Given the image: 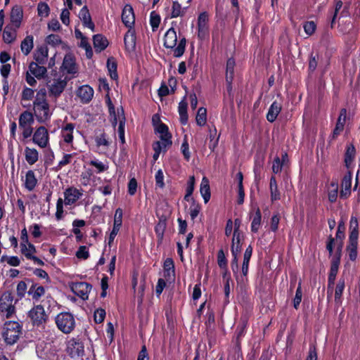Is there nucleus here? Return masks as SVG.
Masks as SVG:
<instances>
[{
	"instance_id": "42",
	"label": "nucleus",
	"mask_w": 360,
	"mask_h": 360,
	"mask_svg": "<svg viewBox=\"0 0 360 360\" xmlns=\"http://www.w3.org/2000/svg\"><path fill=\"white\" fill-rule=\"evenodd\" d=\"M20 250L22 254L29 259H30L36 252V248L34 245L30 243L27 244L20 243Z\"/></svg>"
},
{
	"instance_id": "46",
	"label": "nucleus",
	"mask_w": 360,
	"mask_h": 360,
	"mask_svg": "<svg viewBox=\"0 0 360 360\" xmlns=\"http://www.w3.org/2000/svg\"><path fill=\"white\" fill-rule=\"evenodd\" d=\"M345 289V280L340 279L335 290V302L337 304L340 305L342 304V295Z\"/></svg>"
},
{
	"instance_id": "55",
	"label": "nucleus",
	"mask_w": 360,
	"mask_h": 360,
	"mask_svg": "<svg viewBox=\"0 0 360 360\" xmlns=\"http://www.w3.org/2000/svg\"><path fill=\"white\" fill-rule=\"evenodd\" d=\"M261 218H262L261 212H260L259 210L257 209L255 212V215L253 217V219L252 221V224H251L252 231L257 232L259 230V229L260 227V224H261Z\"/></svg>"
},
{
	"instance_id": "16",
	"label": "nucleus",
	"mask_w": 360,
	"mask_h": 360,
	"mask_svg": "<svg viewBox=\"0 0 360 360\" xmlns=\"http://www.w3.org/2000/svg\"><path fill=\"white\" fill-rule=\"evenodd\" d=\"M23 18V9L20 5L14 6L10 13L11 24L15 28H19Z\"/></svg>"
},
{
	"instance_id": "8",
	"label": "nucleus",
	"mask_w": 360,
	"mask_h": 360,
	"mask_svg": "<svg viewBox=\"0 0 360 360\" xmlns=\"http://www.w3.org/2000/svg\"><path fill=\"white\" fill-rule=\"evenodd\" d=\"M28 316L34 326L42 325L47 320V315L41 305H37L30 309L28 312Z\"/></svg>"
},
{
	"instance_id": "31",
	"label": "nucleus",
	"mask_w": 360,
	"mask_h": 360,
	"mask_svg": "<svg viewBox=\"0 0 360 360\" xmlns=\"http://www.w3.org/2000/svg\"><path fill=\"white\" fill-rule=\"evenodd\" d=\"M94 47L96 52L103 51L108 46V39L102 34H96L93 37Z\"/></svg>"
},
{
	"instance_id": "28",
	"label": "nucleus",
	"mask_w": 360,
	"mask_h": 360,
	"mask_svg": "<svg viewBox=\"0 0 360 360\" xmlns=\"http://www.w3.org/2000/svg\"><path fill=\"white\" fill-rule=\"evenodd\" d=\"M18 28H15L12 25H7L4 30L3 32V39L4 42L7 44H11L13 42L17 37V30Z\"/></svg>"
},
{
	"instance_id": "2",
	"label": "nucleus",
	"mask_w": 360,
	"mask_h": 360,
	"mask_svg": "<svg viewBox=\"0 0 360 360\" xmlns=\"http://www.w3.org/2000/svg\"><path fill=\"white\" fill-rule=\"evenodd\" d=\"M186 40L181 37L177 44L176 32L173 27L169 28L164 36V46L167 49H173L174 56L181 57L185 51Z\"/></svg>"
},
{
	"instance_id": "43",
	"label": "nucleus",
	"mask_w": 360,
	"mask_h": 360,
	"mask_svg": "<svg viewBox=\"0 0 360 360\" xmlns=\"http://www.w3.org/2000/svg\"><path fill=\"white\" fill-rule=\"evenodd\" d=\"M288 155L286 153L282 155V159L281 160L278 157L274 158L272 165V171L275 174H278L281 172L283 166L285 161H287Z\"/></svg>"
},
{
	"instance_id": "51",
	"label": "nucleus",
	"mask_w": 360,
	"mask_h": 360,
	"mask_svg": "<svg viewBox=\"0 0 360 360\" xmlns=\"http://www.w3.org/2000/svg\"><path fill=\"white\" fill-rule=\"evenodd\" d=\"M186 8H182L181 4L177 1H174L172 8V18H177L182 16L186 12Z\"/></svg>"
},
{
	"instance_id": "39",
	"label": "nucleus",
	"mask_w": 360,
	"mask_h": 360,
	"mask_svg": "<svg viewBox=\"0 0 360 360\" xmlns=\"http://www.w3.org/2000/svg\"><path fill=\"white\" fill-rule=\"evenodd\" d=\"M359 223L356 217L352 216L349 221V239L358 240L359 236Z\"/></svg>"
},
{
	"instance_id": "30",
	"label": "nucleus",
	"mask_w": 360,
	"mask_h": 360,
	"mask_svg": "<svg viewBox=\"0 0 360 360\" xmlns=\"http://www.w3.org/2000/svg\"><path fill=\"white\" fill-rule=\"evenodd\" d=\"M75 125L72 123L65 124L61 129V136L65 143L70 144L73 141Z\"/></svg>"
},
{
	"instance_id": "48",
	"label": "nucleus",
	"mask_w": 360,
	"mask_h": 360,
	"mask_svg": "<svg viewBox=\"0 0 360 360\" xmlns=\"http://www.w3.org/2000/svg\"><path fill=\"white\" fill-rule=\"evenodd\" d=\"M28 293L32 295L33 300L38 301L44 295L45 289L42 286L32 285Z\"/></svg>"
},
{
	"instance_id": "13",
	"label": "nucleus",
	"mask_w": 360,
	"mask_h": 360,
	"mask_svg": "<svg viewBox=\"0 0 360 360\" xmlns=\"http://www.w3.org/2000/svg\"><path fill=\"white\" fill-rule=\"evenodd\" d=\"M71 290L82 300H87L91 290V285L86 282L72 283L70 285Z\"/></svg>"
},
{
	"instance_id": "62",
	"label": "nucleus",
	"mask_w": 360,
	"mask_h": 360,
	"mask_svg": "<svg viewBox=\"0 0 360 360\" xmlns=\"http://www.w3.org/2000/svg\"><path fill=\"white\" fill-rule=\"evenodd\" d=\"M172 144H166V143L164 141H155L153 144V148L154 150H158L160 153L165 152L167 148L169 147Z\"/></svg>"
},
{
	"instance_id": "52",
	"label": "nucleus",
	"mask_w": 360,
	"mask_h": 360,
	"mask_svg": "<svg viewBox=\"0 0 360 360\" xmlns=\"http://www.w3.org/2000/svg\"><path fill=\"white\" fill-rule=\"evenodd\" d=\"M89 165L96 169L98 173L106 171L108 169V162H103L97 159L92 160L89 162Z\"/></svg>"
},
{
	"instance_id": "33",
	"label": "nucleus",
	"mask_w": 360,
	"mask_h": 360,
	"mask_svg": "<svg viewBox=\"0 0 360 360\" xmlns=\"http://www.w3.org/2000/svg\"><path fill=\"white\" fill-rule=\"evenodd\" d=\"M282 105L277 101L273 102L266 114V119L269 122H273L276 120L277 116L280 113Z\"/></svg>"
},
{
	"instance_id": "24",
	"label": "nucleus",
	"mask_w": 360,
	"mask_h": 360,
	"mask_svg": "<svg viewBox=\"0 0 360 360\" xmlns=\"http://www.w3.org/2000/svg\"><path fill=\"white\" fill-rule=\"evenodd\" d=\"M347 117V110L345 108H342L340 110L335 127L333 131L332 138L335 139L344 129Z\"/></svg>"
},
{
	"instance_id": "45",
	"label": "nucleus",
	"mask_w": 360,
	"mask_h": 360,
	"mask_svg": "<svg viewBox=\"0 0 360 360\" xmlns=\"http://www.w3.org/2000/svg\"><path fill=\"white\" fill-rule=\"evenodd\" d=\"M119 120H117L118 124V136L122 143H124V124H125V117L122 112H120Z\"/></svg>"
},
{
	"instance_id": "20",
	"label": "nucleus",
	"mask_w": 360,
	"mask_h": 360,
	"mask_svg": "<svg viewBox=\"0 0 360 360\" xmlns=\"http://www.w3.org/2000/svg\"><path fill=\"white\" fill-rule=\"evenodd\" d=\"M105 101L108 108V111L110 113L112 124L114 127H115V126L117 124V120H119L120 118V112H122V114L124 115V110L121 108H118L117 110L115 111V107L108 94L105 96Z\"/></svg>"
},
{
	"instance_id": "56",
	"label": "nucleus",
	"mask_w": 360,
	"mask_h": 360,
	"mask_svg": "<svg viewBox=\"0 0 360 360\" xmlns=\"http://www.w3.org/2000/svg\"><path fill=\"white\" fill-rule=\"evenodd\" d=\"M50 8L46 3L40 2L37 6L38 15L41 18H46L49 15Z\"/></svg>"
},
{
	"instance_id": "64",
	"label": "nucleus",
	"mask_w": 360,
	"mask_h": 360,
	"mask_svg": "<svg viewBox=\"0 0 360 360\" xmlns=\"http://www.w3.org/2000/svg\"><path fill=\"white\" fill-rule=\"evenodd\" d=\"M208 15L205 12L199 15L198 18V27H208Z\"/></svg>"
},
{
	"instance_id": "27",
	"label": "nucleus",
	"mask_w": 360,
	"mask_h": 360,
	"mask_svg": "<svg viewBox=\"0 0 360 360\" xmlns=\"http://www.w3.org/2000/svg\"><path fill=\"white\" fill-rule=\"evenodd\" d=\"M244 240L243 233H233L231 251V253L240 254Z\"/></svg>"
},
{
	"instance_id": "63",
	"label": "nucleus",
	"mask_w": 360,
	"mask_h": 360,
	"mask_svg": "<svg viewBox=\"0 0 360 360\" xmlns=\"http://www.w3.org/2000/svg\"><path fill=\"white\" fill-rule=\"evenodd\" d=\"M303 27L305 33L310 36L315 32L316 25L314 21H307L304 24Z\"/></svg>"
},
{
	"instance_id": "12",
	"label": "nucleus",
	"mask_w": 360,
	"mask_h": 360,
	"mask_svg": "<svg viewBox=\"0 0 360 360\" xmlns=\"http://www.w3.org/2000/svg\"><path fill=\"white\" fill-rule=\"evenodd\" d=\"M341 251H342V245L340 244L338 248H336V252L335 254L334 257L333 258L332 262H331V266L330 270L328 276V284L329 286L330 285L334 284V281L336 277V275L338 271L340 261V256H341Z\"/></svg>"
},
{
	"instance_id": "21",
	"label": "nucleus",
	"mask_w": 360,
	"mask_h": 360,
	"mask_svg": "<svg viewBox=\"0 0 360 360\" xmlns=\"http://www.w3.org/2000/svg\"><path fill=\"white\" fill-rule=\"evenodd\" d=\"M22 180L23 186L28 191H32L37 184V179L32 170L27 171Z\"/></svg>"
},
{
	"instance_id": "26",
	"label": "nucleus",
	"mask_w": 360,
	"mask_h": 360,
	"mask_svg": "<svg viewBox=\"0 0 360 360\" xmlns=\"http://www.w3.org/2000/svg\"><path fill=\"white\" fill-rule=\"evenodd\" d=\"M125 49L127 51H134L136 47V35L133 29H129L124 38Z\"/></svg>"
},
{
	"instance_id": "34",
	"label": "nucleus",
	"mask_w": 360,
	"mask_h": 360,
	"mask_svg": "<svg viewBox=\"0 0 360 360\" xmlns=\"http://www.w3.org/2000/svg\"><path fill=\"white\" fill-rule=\"evenodd\" d=\"M34 47V37L32 35H27L20 44V49L25 56L30 54Z\"/></svg>"
},
{
	"instance_id": "29",
	"label": "nucleus",
	"mask_w": 360,
	"mask_h": 360,
	"mask_svg": "<svg viewBox=\"0 0 360 360\" xmlns=\"http://www.w3.org/2000/svg\"><path fill=\"white\" fill-rule=\"evenodd\" d=\"M356 155V150L353 145H349L345 154V164L346 167L350 171L354 165V160Z\"/></svg>"
},
{
	"instance_id": "54",
	"label": "nucleus",
	"mask_w": 360,
	"mask_h": 360,
	"mask_svg": "<svg viewBox=\"0 0 360 360\" xmlns=\"http://www.w3.org/2000/svg\"><path fill=\"white\" fill-rule=\"evenodd\" d=\"M164 272L165 276H170L174 274V264L172 259L167 258L164 262Z\"/></svg>"
},
{
	"instance_id": "57",
	"label": "nucleus",
	"mask_w": 360,
	"mask_h": 360,
	"mask_svg": "<svg viewBox=\"0 0 360 360\" xmlns=\"http://www.w3.org/2000/svg\"><path fill=\"white\" fill-rule=\"evenodd\" d=\"M107 68H108L110 77L113 79H117L118 75L117 73L116 63L112 60L108 59L107 61Z\"/></svg>"
},
{
	"instance_id": "10",
	"label": "nucleus",
	"mask_w": 360,
	"mask_h": 360,
	"mask_svg": "<svg viewBox=\"0 0 360 360\" xmlns=\"http://www.w3.org/2000/svg\"><path fill=\"white\" fill-rule=\"evenodd\" d=\"M33 142L40 148H46L49 143V135L47 129L44 127H40L33 134Z\"/></svg>"
},
{
	"instance_id": "3",
	"label": "nucleus",
	"mask_w": 360,
	"mask_h": 360,
	"mask_svg": "<svg viewBox=\"0 0 360 360\" xmlns=\"http://www.w3.org/2000/svg\"><path fill=\"white\" fill-rule=\"evenodd\" d=\"M22 333V326L18 321H9L4 323L2 336L7 345L16 343Z\"/></svg>"
},
{
	"instance_id": "1",
	"label": "nucleus",
	"mask_w": 360,
	"mask_h": 360,
	"mask_svg": "<svg viewBox=\"0 0 360 360\" xmlns=\"http://www.w3.org/2000/svg\"><path fill=\"white\" fill-rule=\"evenodd\" d=\"M32 105L34 115L38 122L42 123L50 119L52 112L47 100V91L45 89H40L37 91Z\"/></svg>"
},
{
	"instance_id": "22",
	"label": "nucleus",
	"mask_w": 360,
	"mask_h": 360,
	"mask_svg": "<svg viewBox=\"0 0 360 360\" xmlns=\"http://www.w3.org/2000/svg\"><path fill=\"white\" fill-rule=\"evenodd\" d=\"M36 62H31L29 65V70H27L36 78L40 79L44 78L47 73V70L43 65Z\"/></svg>"
},
{
	"instance_id": "5",
	"label": "nucleus",
	"mask_w": 360,
	"mask_h": 360,
	"mask_svg": "<svg viewBox=\"0 0 360 360\" xmlns=\"http://www.w3.org/2000/svg\"><path fill=\"white\" fill-rule=\"evenodd\" d=\"M67 84V77L63 76L55 77L48 81L46 86L49 96L55 98H58L63 92Z\"/></svg>"
},
{
	"instance_id": "9",
	"label": "nucleus",
	"mask_w": 360,
	"mask_h": 360,
	"mask_svg": "<svg viewBox=\"0 0 360 360\" xmlns=\"http://www.w3.org/2000/svg\"><path fill=\"white\" fill-rule=\"evenodd\" d=\"M67 352L72 358H78L84 354L83 343L75 338L70 339L68 342Z\"/></svg>"
},
{
	"instance_id": "44",
	"label": "nucleus",
	"mask_w": 360,
	"mask_h": 360,
	"mask_svg": "<svg viewBox=\"0 0 360 360\" xmlns=\"http://www.w3.org/2000/svg\"><path fill=\"white\" fill-rule=\"evenodd\" d=\"M122 216H123V212L121 208H117L115 210V217H114V223H113V228L112 231H114V233H117L120 231V229L122 224Z\"/></svg>"
},
{
	"instance_id": "61",
	"label": "nucleus",
	"mask_w": 360,
	"mask_h": 360,
	"mask_svg": "<svg viewBox=\"0 0 360 360\" xmlns=\"http://www.w3.org/2000/svg\"><path fill=\"white\" fill-rule=\"evenodd\" d=\"M160 22V15L155 13V12H152L150 16V24L153 31H155L159 27Z\"/></svg>"
},
{
	"instance_id": "38",
	"label": "nucleus",
	"mask_w": 360,
	"mask_h": 360,
	"mask_svg": "<svg viewBox=\"0 0 360 360\" xmlns=\"http://www.w3.org/2000/svg\"><path fill=\"white\" fill-rule=\"evenodd\" d=\"M234 67H235V60L232 58H229L226 62V82H227L229 86H231V84L233 78Z\"/></svg>"
},
{
	"instance_id": "4",
	"label": "nucleus",
	"mask_w": 360,
	"mask_h": 360,
	"mask_svg": "<svg viewBox=\"0 0 360 360\" xmlns=\"http://www.w3.org/2000/svg\"><path fill=\"white\" fill-rule=\"evenodd\" d=\"M55 323L58 329L64 334L72 333L76 326L75 319L70 312H60L55 317Z\"/></svg>"
},
{
	"instance_id": "11",
	"label": "nucleus",
	"mask_w": 360,
	"mask_h": 360,
	"mask_svg": "<svg viewBox=\"0 0 360 360\" xmlns=\"http://www.w3.org/2000/svg\"><path fill=\"white\" fill-rule=\"evenodd\" d=\"M63 195L65 205H72L83 196V190L75 187H69L65 190Z\"/></svg>"
},
{
	"instance_id": "18",
	"label": "nucleus",
	"mask_w": 360,
	"mask_h": 360,
	"mask_svg": "<svg viewBox=\"0 0 360 360\" xmlns=\"http://www.w3.org/2000/svg\"><path fill=\"white\" fill-rule=\"evenodd\" d=\"M155 131L159 134L160 140L164 141L166 144H172V135L169 132L168 127L164 123H158L155 125Z\"/></svg>"
},
{
	"instance_id": "14",
	"label": "nucleus",
	"mask_w": 360,
	"mask_h": 360,
	"mask_svg": "<svg viewBox=\"0 0 360 360\" xmlns=\"http://www.w3.org/2000/svg\"><path fill=\"white\" fill-rule=\"evenodd\" d=\"M61 70L63 72L69 75H75L77 72L78 68L75 63V58L72 53H67L65 56Z\"/></svg>"
},
{
	"instance_id": "50",
	"label": "nucleus",
	"mask_w": 360,
	"mask_h": 360,
	"mask_svg": "<svg viewBox=\"0 0 360 360\" xmlns=\"http://www.w3.org/2000/svg\"><path fill=\"white\" fill-rule=\"evenodd\" d=\"M196 123L198 126L202 127L207 122V110L205 108H200L198 110L196 117Z\"/></svg>"
},
{
	"instance_id": "23",
	"label": "nucleus",
	"mask_w": 360,
	"mask_h": 360,
	"mask_svg": "<svg viewBox=\"0 0 360 360\" xmlns=\"http://www.w3.org/2000/svg\"><path fill=\"white\" fill-rule=\"evenodd\" d=\"M34 91L29 87L25 86L20 94V103L22 107L28 108L30 106V101L34 99Z\"/></svg>"
},
{
	"instance_id": "17",
	"label": "nucleus",
	"mask_w": 360,
	"mask_h": 360,
	"mask_svg": "<svg viewBox=\"0 0 360 360\" xmlns=\"http://www.w3.org/2000/svg\"><path fill=\"white\" fill-rule=\"evenodd\" d=\"M94 94L93 88L87 84L81 86L77 90V96L82 103H89L92 100Z\"/></svg>"
},
{
	"instance_id": "58",
	"label": "nucleus",
	"mask_w": 360,
	"mask_h": 360,
	"mask_svg": "<svg viewBox=\"0 0 360 360\" xmlns=\"http://www.w3.org/2000/svg\"><path fill=\"white\" fill-rule=\"evenodd\" d=\"M181 151L184 157V158L188 161L191 158V153L189 151V145L186 139V136H185L183 143L181 146Z\"/></svg>"
},
{
	"instance_id": "19",
	"label": "nucleus",
	"mask_w": 360,
	"mask_h": 360,
	"mask_svg": "<svg viewBox=\"0 0 360 360\" xmlns=\"http://www.w3.org/2000/svg\"><path fill=\"white\" fill-rule=\"evenodd\" d=\"M352 186V172H348L345 175L341 183L340 197L342 198H347L351 193Z\"/></svg>"
},
{
	"instance_id": "35",
	"label": "nucleus",
	"mask_w": 360,
	"mask_h": 360,
	"mask_svg": "<svg viewBox=\"0 0 360 360\" xmlns=\"http://www.w3.org/2000/svg\"><path fill=\"white\" fill-rule=\"evenodd\" d=\"M34 58L36 63L41 65L45 64L48 58V49L44 46L38 47L34 53Z\"/></svg>"
},
{
	"instance_id": "47",
	"label": "nucleus",
	"mask_w": 360,
	"mask_h": 360,
	"mask_svg": "<svg viewBox=\"0 0 360 360\" xmlns=\"http://www.w3.org/2000/svg\"><path fill=\"white\" fill-rule=\"evenodd\" d=\"M270 192L272 202L280 199V193L278 190L277 182L274 176H271L270 179Z\"/></svg>"
},
{
	"instance_id": "60",
	"label": "nucleus",
	"mask_w": 360,
	"mask_h": 360,
	"mask_svg": "<svg viewBox=\"0 0 360 360\" xmlns=\"http://www.w3.org/2000/svg\"><path fill=\"white\" fill-rule=\"evenodd\" d=\"M1 261H6V262L12 266H18L20 264V260L17 256L6 257L2 256Z\"/></svg>"
},
{
	"instance_id": "36",
	"label": "nucleus",
	"mask_w": 360,
	"mask_h": 360,
	"mask_svg": "<svg viewBox=\"0 0 360 360\" xmlns=\"http://www.w3.org/2000/svg\"><path fill=\"white\" fill-rule=\"evenodd\" d=\"M34 123L33 114L29 111H24L19 117V127L32 126Z\"/></svg>"
},
{
	"instance_id": "41",
	"label": "nucleus",
	"mask_w": 360,
	"mask_h": 360,
	"mask_svg": "<svg viewBox=\"0 0 360 360\" xmlns=\"http://www.w3.org/2000/svg\"><path fill=\"white\" fill-rule=\"evenodd\" d=\"M357 244L358 240L349 239V245L347 247V251L349 259L352 261L356 260L357 257Z\"/></svg>"
},
{
	"instance_id": "40",
	"label": "nucleus",
	"mask_w": 360,
	"mask_h": 360,
	"mask_svg": "<svg viewBox=\"0 0 360 360\" xmlns=\"http://www.w3.org/2000/svg\"><path fill=\"white\" fill-rule=\"evenodd\" d=\"M167 226L166 219L161 217L159 219L158 224L155 227V231L157 235L158 240L161 241L163 239L164 233Z\"/></svg>"
},
{
	"instance_id": "6",
	"label": "nucleus",
	"mask_w": 360,
	"mask_h": 360,
	"mask_svg": "<svg viewBox=\"0 0 360 360\" xmlns=\"http://www.w3.org/2000/svg\"><path fill=\"white\" fill-rule=\"evenodd\" d=\"M15 312L13 297L10 292H4L0 297V313L6 319L11 318Z\"/></svg>"
},
{
	"instance_id": "53",
	"label": "nucleus",
	"mask_w": 360,
	"mask_h": 360,
	"mask_svg": "<svg viewBox=\"0 0 360 360\" xmlns=\"http://www.w3.org/2000/svg\"><path fill=\"white\" fill-rule=\"evenodd\" d=\"M194 185H195V178L193 176H191L189 177V179L187 183V187H186V194L184 196V199L187 201L193 200V198H191V195L194 190Z\"/></svg>"
},
{
	"instance_id": "15",
	"label": "nucleus",
	"mask_w": 360,
	"mask_h": 360,
	"mask_svg": "<svg viewBox=\"0 0 360 360\" xmlns=\"http://www.w3.org/2000/svg\"><path fill=\"white\" fill-rule=\"evenodd\" d=\"M122 21L126 27L132 29L135 22V15L131 5L127 4L122 9Z\"/></svg>"
},
{
	"instance_id": "32",
	"label": "nucleus",
	"mask_w": 360,
	"mask_h": 360,
	"mask_svg": "<svg viewBox=\"0 0 360 360\" xmlns=\"http://www.w3.org/2000/svg\"><path fill=\"white\" fill-rule=\"evenodd\" d=\"M24 155L25 160L30 165L35 164L39 160V152L35 148L26 147L25 148Z\"/></svg>"
},
{
	"instance_id": "37",
	"label": "nucleus",
	"mask_w": 360,
	"mask_h": 360,
	"mask_svg": "<svg viewBox=\"0 0 360 360\" xmlns=\"http://www.w3.org/2000/svg\"><path fill=\"white\" fill-rule=\"evenodd\" d=\"M200 191L205 203L210 199V189L209 180L206 177H203L200 184Z\"/></svg>"
},
{
	"instance_id": "59",
	"label": "nucleus",
	"mask_w": 360,
	"mask_h": 360,
	"mask_svg": "<svg viewBox=\"0 0 360 360\" xmlns=\"http://www.w3.org/2000/svg\"><path fill=\"white\" fill-rule=\"evenodd\" d=\"M63 204L64 200L58 198L56 202V218L57 220H60L63 217Z\"/></svg>"
},
{
	"instance_id": "25",
	"label": "nucleus",
	"mask_w": 360,
	"mask_h": 360,
	"mask_svg": "<svg viewBox=\"0 0 360 360\" xmlns=\"http://www.w3.org/2000/svg\"><path fill=\"white\" fill-rule=\"evenodd\" d=\"M79 18L82 20L84 27L89 28L92 32L94 31L95 25L91 20L89 11L86 6H84L79 11Z\"/></svg>"
},
{
	"instance_id": "7",
	"label": "nucleus",
	"mask_w": 360,
	"mask_h": 360,
	"mask_svg": "<svg viewBox=\"0 0 360 360\" xmlns=\"http://www.w3.org/2000/svg\"><path fill=\"white\" fill-rule=\"evenodd\" d=\"M96 143V151L99 154L105 155L109 151V149L112 143L110 136L105 132H101L96 134L94 137Z\"/></svg>"
},
{
	"instance_id": "49",
	"label": "nucleus",
	"mask_w": 360,
	"mask_h": 360,
	"mask_svg": "<svg viewBox=\"0 0 360 360\" xmlns=\"http://www.w3.org/2000/svg\"><path fill=\"white\" fill-rule=\"evenodd\" d=\"M179 113L180 116V121L182 124H186L188 122L187 115V103L182 101L179 103Z\"/></svg>"
}]
</instances>
